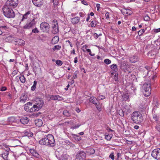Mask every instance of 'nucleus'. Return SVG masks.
Instances as JSON below:
<instances>
[{"mask_svg":"<svg viewBox=\"0 0 160 160\" xmlns=\"http://www.w3.org/2000/svg\"><path fill=\"white\" fill-rule=\"evenodd\" d=\"M39 143L42 145L53 147L55 145V141L53 136L51 134H48L44 136L39 142Z\"/></svg>","mask_w":160,"mask_h":160,"instance_id":"f257e3e1","label":"nucleus"},{"mask_svg":"<svg viewBox=\"0 0 160 160\" xmlns=\"http://www.w3.org/2000/svg\"><path fill=\"white\" fill-rule=\"evenodd\" d=\"M43 104V102L41 99H38V100L36 101L35 104L33 105L32 108H31V109L27 110V108H26V111L29 112L38 111L42 107Z\"/></svg>","mask_w":160,"mask_h":160,"instance_id":"f03ea898","label":"nucleus"},{"mask_svg":"<svg viewBox=\"0 0 160 160\" xmlns=\"http://www.w3.org/2000/svg\"><path fill=\"white\" fill-rule=\"evenodd\" d=\"M131 118L133 122L136 124L140 123L142 121V114L138 112H134L131 114Z\"/></svg>","mask_w":160,"mask_h":160,"instance_id":"7ed1b4c3","label":"nucleus"},{"mask_svg":"<svg viewBox=\"0 0 160 160\" xmlns=\"http://www.w3.org/2000/svg\"><path fill=\"white\" fill-rule=\"evenodd\" d=\"M12 8L4 5L2 10L4 16L8 18H14L15 14Z\"/></svg>","mask_w":160,"mask_h":160,"instance_id":"20e7f679","label":"nucleus"},{"mask_svg":"<svg viewBox=\"0 0 160 160\" xmlns=\"http://www.w3.org/2000/svg\"><path fill=\"white\" fill-rule=\"evenodd\" d=\"M111 76L112 78L116 81H118V73L117 71L118 69L117 66L116 64H113L111 66Z\"/></svg>","mask_w":160,"mask_h":160,"instance_id":"39448f33","label":"nucleus"},{"mask_svg":"<svg viewBox=\"0 0 160 160\" xmlns=\"http://www.w3.org/2000/svg\"><path fill=\"white\" fill-rule=\"evenodd\" d=\"M143 92L145 96L148 97L150 95L151 92V88H150V83L148 82V83H145L142 86Z\"/></svg>","mask_w":160,"mask_h":160,"instance_id":"423d86ee","label":"nucleus"},{"mask_svg":"<svg viewBox=\"0 0 160 160\" xmlns=\"http://www.w3.org/2000/svg\"><path fill=\"white\" fill-rule=\"evenodd\" d=\"M18 0H8L6 2L5 6L12 8H16L18 4Z\"/></svg>","mask_w":160,"mask_h":160,"instance_id":"0eeeda50","label":"nucleus"},{"mask_svg":"<svg viewBox=\"0 0 160 160\" xmlns=\"http://www.w3.org/2000/svg\"><path fill=\"white\" fill-rule=\"evenodd\" d=\"M86 157V153L83 151H79L78 152L75 160H85Z\"/></svg>","mask_w":160,"mask_h":160,"instance_id":"6e6552de","label":"nucleus"},{"mask_svg":"<svg viewBox=\"0 0 160 160\" xmlns=\"http://www.w3.org/2000/svg\"><path fill=\"white\" fill-rule=\"evenodd\" d=\"M50 25L49 24L46 22H42L40 25V30L43 32H47L49 31Z\"/></svg>","mask_w":160,"mask_h":160,"instance_id":"1a4fd4ad","label":"nucleus"},{"mask_svg":"<svg viewBox=\"0 0 160 160\" xmlns=\"http://www.w3.org/2000/svg\"><path fill=\"white\" fill-rule=\"evenodd\" d=\"M52 32L53 34H55L59 31L58 26L57 22L56 20H54L52 22Z\"/></svg>","mask_w":160,"mask_h":160,"instance_id":"9d476101","label":"nucleus"},{"mask_svg":"<svg viewBox=\"0 0 160 160\" xmlns=\"http://www.w3.org/2000/svg\"><path fill=\"white\" fill-rule=\"evenodd\" d=\"M152 156L158 160H160V148L154 149L152 152Z\"/></svg>","mask_w":160,"mask_h":160,"instance_id":"9b49d317","label":"nucleus"},{"mask_svg":"<svg viewBox=\"0 0 160 160\" xmlns=\"http://www.w3.org/2000/svg\"><path fill=\"white\" fill-rule=\"evenodd\" d=\"M35 22L34 19H33L28 23L26 24L23 27V28L25 29H28L32 28L35 26Z\"/></svg>","mask_w":160,"mask_h":160,"instance_id":"f8f14e48","label":"nucleus"},{"mask_svg":"<svg viewBox=\"0 0 160 160\" xmlns=\"http://www.w3.org/2000/svg\"><path fill=\"white\" fill-rule=\"evenodd\" d=\"M50 98L52 100H58V101H60L63 100V98L62 97H61L58 95H52L51 96Z\"/></svg>","mask_w":160,"mask_h":160,"instance_id":"ddd939ff","label":"nucleus"},{"mask_svg":"<svg viewBox=\"0 0 160 160\" xmlns=\"http://www.w3.org/2000/svg\"><path fill=\"white\" fill-rule=\"evenodd\" d=\"M131 107L129 105H125L123 108L124 112L126 114L130 113L131 112Z\"/></svg>","mask_w":160,"mask_h":160,"instance_id":"4468645a","label":"nucleus"},{"mask_svg":"<svg viewBox=\"0 0 160 160\" xmlns=\"http://www.w3.org/2000/svg\"><path fill=\"white\" fill-rule=\"evenodd\" d=\"M33 4L37 7H40L42 5L43 0H32Z\"/></svg>","mask_w":160,"mask_h":160,"instance_id":"2eb2a0df","label":"nucleus"},{"mask_svg":"<svg viewBox=\"0 0 160 160\" xmlns=\"http://www.w3.org/2000/svg\"><path fill=\"white\" fill-rule=\"evenodd\" d=\"M33 71L35 73V75H36L38 73H41V68H39V66H34L33 68Z\"/></svg>","mask_w":160,"mask_h":160,"instance_id":"dca6fc26","label":"nucleus"},{"mask_svg":"<svg viewBox=\"0 0 160 160\" xmlns=\"http://www.w3.org/2000/svg\"><path fill=\"white\" fill-rule=\"evenodd\" d=\"M30 152L34 157L37 158H39V155L38 153L34 149H30Z\"/></svg>","mask_w":160,"mask_h":160,"instance_id":"f3484780","label":"nucleus"},{"mask_svg":"<svg viewBox=\"0 0 160 160\" xmlns=\"http://www.w3.org/2000/svg\"><path fill=\"white\" fill-rule=\"evenodd\" d=\"M20 122L23 124H27L28 122V118L26 117L22 118L20 120Z\"/></svg>","mask_w":160,"mask_h":160,"instance_id":"a211bd4d","label":"nucleus"},{"mask_svg":"<svg viewBox=\"0 0 160 160\" xmlns=\"http://www.w3.org/2000/svg\"><path fill=\"white\" fill-rule=\"evenodd\" d=\"M80 21V19L78 17H76L71 19V22L73 24L78 23Z\"/></svg>","mask_w":160,"mask_h":160,"instance_id":"6ab92c4d","label":"nucleus"},{"mask_svg":"<svg viewBox=\"0 0 160 160\" xmlns=\"http://www.w3.org/2000/svg\"><path fill=\"white\" fill-rule=\"evenodd\" d=\"M15 44L16 45H23L25 44V41L22 39H19L15 42Z\"/></svg>","mask_w":160,"mask_h":160,"instance_id":"aec40b11","label":"nucleus"},{"mask_svg":"<svg viewBox=\"0 0 160 160\" xmlns=\"http://www.w3.org/2000/svg\"><path fill=\"white\" fill-rule=\"evenodd\" d=\"M95 152V150L93 148L88 149L87 150L86 153L87 154L90 155L94 154Z\"/></svg>","mask_w":160,"mask_h":160,"instance_id":"412c9836","label":"nucleus"},{"mask_svg":"<svg viewBox=\"0 0 160 160\" xmlns=\"http://www.w3.org/2000/svg\"><path fill=\"white\" fill-rule=\"evenodd\" d=\"M35 122L36 126L38 127L41 126L43 124L42 121L40 119L35 120Z\"/></svg>","mask_w":160,"mask_h":160,"instance_id":"4be33fe9","label":"nucleus"},{"mask_svg":"<svg viewBox=\"0 0 160 160\" xmlns=\"http://www.w3.org/2000/svg\"><path fill=\"white\" fill-rule=\"evenodd\" d=\"M157 53L154 51H151L148 53V56L151 58H154L156 55Z\"/></svg>","mask_w":160,"mask_h":160,"instance_id":"5701e85b","label":"nucleus"},{"mask_svg":"<svg viewBox=\"0 0 160 160\" xmlns=\"http://www.w3.org/2000/svg\"><path fill=\"white\" fill-rule=\"evenodd\" d=\"M59 38L58 36H55L54 37L52 40V43L53 44H56L59 41Z\"/></svg>","mask_w":160,"mask_h":160,"instance_id":"b1692460","label":"nucleus"},{"mask_svg":"<svg viewBox=\"0 0 160 160\" xmlns=\"http://www.w3.org/2000/svg\"><path fill=\"white\" fill-rule=\"evenodd\" d=\"M89 101L94 104H96L97 103L96 102V101H97V99L94 97H91L89 99Z\"/></svg>","mask_w":160,"mask_h":160,"instance_id":"393cba45","label":"nucleus"},{"mask_svg":"<svg viewBox=\"0 0 160 160\" xmlns=\"http://www.w3.org/2000/svg\"><path fill=\"white\" fill-rule=\"evenodd\" d=\"M72 138L76 140L79 141L81 139V138L79 135L75 134H72Z\"/></svg>","mask_w":160,"mask_h":160,"instance_id":"a878e982","label":"nucleus"},{"mask_svg":"<svg viewBox=\"0 0 160 160\" xmlns=\"http://www.w3.org/2000/svg\"><path fill=\"white\" fill-rule=\"evenodd\" d=\"M31 13L30 11H28L25 14L23 15L22 18L21 20V21H23L24 19H26L27 18L28 16Z\"/></svg>","mask_w":160,"mask_h":160,"instance_id":"bb28decb","label":"nucleus"},{"mask_svg":"<svg viewBox=\"0 0 160 160\" xmlns=\"http://www.w3.org/2000/svg\"><path fill=\"white\" fill-rule=\"evenodd\" d=\"M8 153L6 152L2 154L1 156L2 157L4 160H8Z\"/></svg>","mask_w":160,"mask_h":160,"instance_id":"cd10ccee","label":"nucleus"},{"mask_svg":"<svg viewBox=\"0 0 160 160\" xmlns=\"http://www.w3.org/2000/svg\"><path fill=\"white\" fill-rule=\"evenodd\" d=\"M20 98V101L21 102H24L27 100V97L26 95H22L21 96Z\"/></svg>","mask_w":160,"mask_h":160,"instance_id":"c85d7f7f","label":"nucleus"},{"mask_svg":"<svg viewBox=\"0 0 160 160\" xmlns=\"http://www.w3.org/2000/svg\"><path fill=\"white\" fill-rule=\"evenodd\" d=\"M121 12L123 14H130L131 11L129 9H127L124 8L123 9L121 10Z\"/></svg>","mask_w":160,"mask_h":160,"instance_id":"c756f323","label":"nucleus"},{"mask_svg":"<svg viewBox=\"0 0 160 160\" xmlns=\"http://www.w3.org/2000/svg\"><path fill=\"white\" fill-rule=\"evenodd\" d=\"M14 38L11 36L7 37L5 39V40L7 42H11L13 40Z\"/></svg>","mask_w":160,"mask_h":160,"instance_id":"7c9ffc66","label":"nucleus"},{"mask_svg":"<svg viewBox=\"0 0 160 160\" xmlns=\"http://www.w3.org/2000/svg\"><path fill=\"white\" fill-rule=\"evenodd\" d=\"M122 98L123 100L127 101L129 98L128 94L126 93H124L122 95Z\"/></svg>","mask_w":160,"mask_h":160,"instance_id":"2f4dec72","label":"nucleus"},{"mask_svg":"<svg viewBox=\"0 0 160 160\" xmlns=\"http://www.w3.org/2000/svg\"><path fill=\"white\" fill-rule=\"evenodd\" d=\"M129 60L132 63H135L137 61V58L136 56H133L130 58Z\"/></svg>","mask_w":160,"mask_h":160,"instance_id":"473e14b6","label":"nucleus"},{"mask_svg":"<svg viewBox=\"0 0 160 160\" xmlns=\"http://www.w3.org/2000/svg\"><path fill=\"white\" fill-rule=\"evenodd\" d=\"M153 118L155 120V122L158 123V122L159 118L156 114L153 113Z\"/></svg>","mask_w":160,"mask_h":160,"instance_id":"72a5a7b5","label":"nucleus"},{"mask_svg":"<svg viewBox=\"0 0 160 160\" xmlns=\"http://www.w3.org/2000/svg\"><path fill=\"white\" fill-rule=\"evenodd\" d=\"M63 115L67 117H69L70 116V113L67 110H64L63 112Z\"/></svg>","mask_w":160,"mask_h":160,"instance_id":"f704fd0d","label":"nucleus"},{"mask_svg":"<svg viewBox=\"0 0 160 160\" xmlns=\"http://www.w3.org/2000/svg\"><path fill=\"white\" fill-rule=\"evenodd\" d=\"M61 48V46L59 45H55L54 46L52 49L53 51L59 50H60Z\"/></svg>","mask_w":160,"mask_h":160,"instance_id":"c9c22d12","label":"nucleus"},{"mask_svg":"<svg viewBox=\"0 0 160 160\" xmlns=\"http://www.w3.org/2000/svg\"><path fill=\"white\" fill-rule=\"evenodd\" d=\"M37 83V81H34L33 85L31 87V90L32 91H33L35 90Z\"/></svg>","mask_w":160,"mask_h":160,"instance_id":"e433bc0d","label":"nucleus"},{"mask_svg":"<svg viewBox=\"0 0 160 160\" xmlns=\"http://www.w3.org/2000/svg\"><path fill=\"white\" fill-rule=\"evenodd\" d=\"M19 78L20 79V80L21 81V82H22V83H24L25 82V78L24 76L23 75H22V76H21L20 77H19Z\"/></svg>","mask_w":160,"mask_h":160,"instance_id":"4c0bfd02","label":"nucleus"},{"mask_svg":"<svg viewBox=\"0 0 160 160\" xmlns=\"http://www.w3.org/2000/svg\"><path fill=\"white\" fill-rule=\"evenodd\" d=\"M118 114L121 117H123L124 116V111L123 110L120 109L118 110Z\"/></svg>","mask_w":160,"mask_h":160,"instance_id":"58836bf2","label":"nucleus"},{"mask_svg":"<svg viewBox=\"0 0 160 160\" xmlns=\"http://www.w3.org/2000/svg\"><path fill=\"white\" fill-rule=\"evenodd\" d=\"M97 22L95 21H92L91 23V25L92 27H94L97 25Z\"/></svg>","mask_w":160,"mask_h":160,"instance_id":"ea45409f","label":"nucleus"},{"mask_svg":"<svg viewBox=\"0 0 160 160\" xmlns=\"http://www.w3.org/2000/svg\"><path fill=\"white\" fill-rule=\"evenodd\" d=\"M27 105H28V106L26 107V108H25V109H26V108H27V110H28V109H29V108H30V109H31V108H32V103L30 102H28L27 103Z\"/></svg>","mask_w":160,"mask_h":160,"instance_id":"a19ab883","label":"nucleus"},{"mask_svg":"<svg viewBox=\"0 0 160 160\" xmlns=\"http://www.w3.org/2000/svg\"><path fill=\"white\" fill-rule=\"evenodd\" d=\"M25 134L26 136L28 137H32L33 135V133L31 132L29 133L28 132L26 131L25 133Z\"/></svg>","mask_w":160,"mask_h":160,"instance_id":"79ce46f5","label":"nucleus"},{"mask_svg":"<svg viewBox=\"0 0 160 160\" xmlns=\"http://www.w3.org/2000/svg\"><path fill=\"white\" fill-rule=\"evenodd\" d=\"M56 63L57 65L59 66H61L63 63L62 62L59 60H57L56 61Z\"/></svg>","mask_w":160,"mask_h":160,"instance_id":"37998d69","label":"nucleus"},{"mask_svg":"<svg viewBox=\"0 0 160 160\" xmlns=\"http://www.w3.org/2000/svg\"><path fill=\"white\" fill-rule=\"evenodd\" d=\"M99 104H100V103H98H98H96V104H95V106H96V108L97 109L98 111H100L101 110V107L100 106V105H99Z\"/></svg>","mask_w":160,"mask_h":160,"instance_id":"c03bdc74","label":"nucleus"},{"mask_svg":"<svg viewBox=\"0 0 160 160\" xmlns=\"http://www.w3.org/2000/svg\"><path fill=\"white\" fill-rule=\"evenodd\" d=\"M144 32L145 30L144 29H141L138 32V35L139 36H141Z\"/></svg>","mask_w":160,"mask_h":160,"instance_id":"a18cd8bd","label":"nucleus"},{"mask_svg":"<svg viewBox=\"0 0 160 160\" xmlns=\"http://www.w3.org/2000/svg\"><path fill=\"white\" fill-rule=\"evenodd\" d=\"M39 32V30L37 28H35L32 30V32L34 33H38Z\"/></svg>","mask_w":160,"mask_h":160,"instance_id":"49530a36","label":"nucleus"},{"mask_svg":"<svg viewBox=\"0 0 160 160\" xmlns=\"http://www.w3.org/2000/svg\"><path fill=\"white\" fill-rule=\"evenodd\" d=\"M105 97L104 96H103L102 95H100L98 97L97 99L99 100H100L105 99Z\"/></svg>","mask_w":160,"mask_h":160,"instance_id":"de8ad7c7","label":"nucleus"},{"mask_svg":"<svg viewBox=\"0 0 160 160\" xmlns=\"http://www.w3.org/2000/svg\"><path fill=\"white\" fill-rule=\"evenodd\" d=\"M86 51L88 52L89 53V54L92 56H93L95 55V54L93 53L92 54L91 53V50L89 49H86Z\"/></svg>","mask_w":160,"mask_h":160,"instance_id":"09e8293b","label":"nucleus"},{"mask_svg":"<svg viewBox=\"0 0 160 160\" xmlns=\"http://www.w3.org/2000/svg\"><path fill=\"white\" fill-rule=\"evenodd\" d=\"M80 126V125L78 124L72 127L71 128L73 129H75L79 128Z\"/></svg>","mask_w":160,"mask_h":160,"instance_id":"8fccbe9b","label":"nucleus"},{"mask_svg":"<svg viewBox=\"0 0 160 160\" xmlns=\"http://www.w3.org/2000/svg\"><path fill=\"white\" fill-rule=\"evenodd\" d=\"M104 62L107 64L110 63V60L109 59H105L104 60Z\"/></svg>","mask_w":160,"mask_h":160,"instance_id":"3c124183","label":"nucleus"},{"mask_svg":"<svg viewBox=\"0 0 160 160\" xmlns=\"http://www.w3.org/2000/svg\"><path fill=\"white\" fill-rule=\"evenodd\" d=\"M101 35V34H97L96 33H94V37L96 39H97L98 37L99 36H100Z\"/></svg>","mask_w":160,"mask_h":160,"instance_id":"603ef678","label":"nucleus"},{"mask_svg":"<svg viewBox=\"0 0 160 160\" xmlns=\"http://www.w3.org/2000/svg\"><path fill=\"white\" fill-rule=\"evenodd\" d=\"M105 138L107 140H110V136H109V134L108 135H105Z\"/></svg>","mask_w":160,"mask_h":160,"instance_id":"864d4df0","label":"nucleus"},{"mask_svg":"<svg viewBox=\"0 0 160 160\" xmlns=\"http://www.w3.org/2000/svg\"><path fill=\"white\" fill-rule=\"evenodd\" d=\"M150 19V18L148 16H146L144 18V20L145 21H148Z\"/></svg>","mask_w":160,"mask_h":160,"instance_id":"5fc2aeb1","label":"nucleus"},{"mask_svg":"<svg viewBox=\"0 0 160 160\" xmlns=\"http://www.w3.org/2000/svg\"><path fill=\"white\" fill-rule=\"evenodd\" d=\"M111 158L112 160H114L115 159V157L114 155V153L113 152H112L111 153Z\"/></svg>","mask_w":160,"mask_h":160,"instance_id":"6e6d98bb","label":"nucleus"},{"mask_svg":"<svg viewBox=\"0 0 160 160\" xmlns=\"http://www.w3.org/2000/svg\"><path fill=\"white\" fill-rule=\"evenodd\" d=\"M58 0H53V2L54 5H57L58 4Z\"/></svg>","mask_w":160,"mask_h":160,"instance_id":"4d7b16f0","label":"nucleus"},{"mask_svg":"<svg viewBox=\"0 0 160 160\" xmlns=\"http://www.w3.org/2000/svg\"><path fill=\"white\" fill-rule=\"evenodd\" d=\"M109 15L110 14L109 12H107L105 14V16L106 18L107 19H108L109 18Z\"/></svg>","mask_w":160,"mask_h":160,"instance_id":"13d9d810","label":"nucleus"},{"mask_svg":"<svg viewBox=\"0 0 160 160\" xmlns=\"http://www.w3.org/2000/svg\"><path fill=\"white\" fill-rule=\"evenodd\" d=\"M156 128L158 130V131L160 132V125H157L156 126Z\"/></svg>","mask_w":160,"mask_h":160,"instance_id":"bf43d9fd","label":"nucleus"},{"mask_svg":"<svg viewBox=\"0 0 160 160\" xmlns=\"http://www.w3.org/2000/svg\"><path fill=\"white\" fill-rule=\"evenodd\" d=\"M7 90V88L5 87H2L0 89V91H5Z\"/></svg>","mask_w":160,"mask_h":160,"instance_id":"052dcab7","label":"nucleus"},{"mask_svg":"<svg viewBox=\"0 0 160 160\" xmlns=\"http://www.w3.org/2000/svg\"><path fill=\"white\" fill-rule=\"evenodd\" d=\"M81 2L85 5H87L88 4L84 0H81Z\"/></svg>","mask_w":160,"mask_h":160,"instance_id":"680f3d73","label":"nucleus"},{"mask_svg":"<svg viewBox=\"0 0 160 160\" xmlns=\"http://www.w3.org/2000/svg\"><path fill=\"white\" fill-rule=\"evenodd\" d=\"M79 15L81 17H83L84 16V14L82 12H80L79 13Z\"/></svg>","mask_w":160,"mask_h":160,"instance_id":"e2e57ef3","label":"nucleus"},{"mask_svg":"<svg viewBox=\"0 0 160 160\" xmlns=\"http://www.w3.org/2000/svg\"><path fill=\"white\" fill-rule=\"evenodd\" d=\"M117 157L116 158V160H118L119 157L121 155V154L119 153H117Z\"/></svg>","mask_w":160,"mask_h":160,"instance_id":"0e129e2a","label":"nucleus"},{"mask_svg":"<svg viewBox=\"0 0 160 160\" xmlns=\"http://www.w3.org/2000/svg\"><path fill=\"white\" fill-rule=\"evenodd\" d=\"M96 7L98 11H99V10L100 8V4H96Z\"/></svg>","mask_w":160,"mask_h":160,"instance_id":"69168bd1","label":"nucleus"},{"mask_svg":"<svg viewBox=\"0 0 160 160\" xmlns=\"http://www.w3.org/2000/svg\"><path fill=\"white\" fill-rule=\"evenodd\" d=\"M59 160H68V159L66 157H62L59 159Z\"/></svg>","mask_w":160,"mask_h":160,"instance_id":"338daca9","label":"nucleus"},{"mask_svg":"<svg viewBox=\"0 0 160 160\" xmlns=\"http://www.w3.org/2000/svg\"><path fill=\"white\" fill-rule=\"evenodd\" d=\"M154 32L156 33L160 32V28L155 29Z\"/></svg>","mask_w":160,"mask_h":160,"instance_id":"774afa93","label":"nucleus"}]
</instances>
